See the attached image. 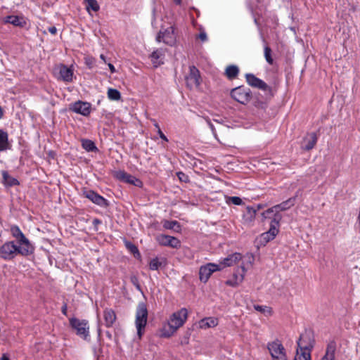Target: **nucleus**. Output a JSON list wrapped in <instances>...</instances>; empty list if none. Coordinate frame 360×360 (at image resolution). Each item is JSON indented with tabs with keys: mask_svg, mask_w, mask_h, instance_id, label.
Returning a JSON list of instances; mask_svg holds the SVG:
<instances>
[{
	"mask_svg": "<svg viewBox=\"0 0 360 360\" xmlns=\"http://www.w3.org/2000/svg\"><path fill=\"white\" fill-rule=\"evenodd\" d=\"M33 252L25 248L13 241H7L0 247V258L4 260H11L17 255L27 256Z\"/></svg>",
	"mask_w": 360,
	"mask_h": 360,
	"instance_id": "obj_1",
	"label": "nucleus"
},
{
	"mask_svg": "<svg viewBox=\"0 0 360 360\" xmlns=\"http://www.w3.org/2000/svg\"><path fill=\"white\" fill-rule=\"evenodd\" d=\"M148 309L145 302H141L138 304L136 310L135 326L137 330V335L141 338L148 321Z\"/></svg>",
	"mask_w": 360,
	"mask_h": 360,
	"instance_id": "obj_2",
	"label": "nucleus"
},
{
	"mask_svg": "<svg viewBox=\"0 0 360 360\" xmlns=\"http://www.w3.org/2000/svg\"><path fill=\"white\" fill-rule=\"evenodd\" d=\"M245 79L247 83L255 88L262 90L265 94V101L271 99L274 94L272 92V88L269 86L266 82L259 78L257 77L252 73H247L245 75Z\"/></svg>",
	"mask_w": 360,
	"mask_h": 360,
	"instance_id": "obj_3",
	"label": "nucleus"
},
{
	"mask_svg": "<svg viewBox=\"0 0 360 360\" xmlns=\"http://www.w3.org/2000/svg\"><path fill=\"white\" fill-rule=\"evenodd\" d=\"M281 220V217L278 215H276L275 218L271 219L269 231L262 233L259 237L262 244L264 245L275 238L279 231Z\"/></svg>",
	"mask_w": 360,
	"mask_h": 360,
	"instance_id": "obj_4",
	"label": "nucleus"
},
{
	"mask_svg": "<svg viewBox=\"0 0 360 360\" xmlns=\"http://www.w3.org/2000/svg\"><path fill=\"white\" fill-rule=\"evenodd\" d=\"M70 325L76 334L84 340L89 337V326L86 320L71 318L69 320Z\"/></svg>",
	"mask_w": 360,
	"mask_h": 360,
	"instance_id": "obj_5",
	"label": "nucleus"
},
{
	"mask_svg": "<svg viewBox=\"0 0 360 360\" xmlns=\"http://www.w3.org/2000/svg\"><path fill=\"white\" fill-rule=\"evenodd\" d=\"M295 197L290 198L288 200L273 206L271 208H269L264 212H262V215L263 219L270 218V215L274 214V217L275 218L276 215L280 216L282 218V215L280 214L281 211H285L288 210L290 207H292L295 204Z\"/></svg>",
	"mask_w": 360,
	"mask_h": 360,
	"instance_id": "obj_6",
	"label": "nucleus"
},
{
	"mask_svg": "<svg viewBox=\"0 0 360 360\" xmlns=\"http://www.w3.org/2000/svg\"><path fill=\"white\" fill-rule=\"evenodd\" d=\"M267 348L273 360H288L285 349L279 341L269 342Z\"/></svg>",
	"mask_w": 360,
	"mask_h": 360,
	"instance_id": "obj_7",
	"label": "nucleus"
},
{
	"mask_svg": "<svg viewBox=\"0 0 360 360\" xmlns=\"http://www.w3.org/2000/svg\"><path fill=\"white\" fill-rule=\"evenodd\" d=\"M10 231L13 237L16 239V243L18 245L34 252V247L17 225L11 226Z\"/></svg>",
	"mask_w": 360,
	"mask_h": 360,
	"instance_id": "obj_8",
	"label": "nucleus"
},
{
	"mask_svg": "<svg viewBox=\"0 0 360 360\" xmlns=\"http://www.w3.org/2000/svg\"><path fill=\"white\" fill-rule=\"evenodd\" d=\"M231 96L234 100L241 104L248 103L252 97L250 89L243 86L232 89Z\"/></svg>",
	"mask_w": 360,
	"mask_h": 360,
	"instance_id": "obj_9",
	"label": "nucleus"
},
{
	"mask_svg": "<svg viewBox=\"0 0 360 360\" xmlns=\"http://www.w3.org/2000/svg\"><path fill=\"white\" fill-rule=\"evenodd\" d=\"M156 41L158 42L162 41L164 44L169 46L174 45L176 41L174 28L172 26H170L163 31L160 30L156 37Z\"/></svg>",
	"mask_w": 360,
	"mask_h": 360,
	"instance_id": "obj_10",
	"label": "nucleus"
},
{
	"mask_svg": "<svg viewBox=\"0 0 360 360\" xmlns=\"http://www.w3.org/2000/svg\"><path fill=\"white\" fill-rule=\"evenodd\" d=\"M221 269V267L220 265L214 263H208L200 268L199 278L200 281L206 283L214 272Z\"/></svg>",
	"mask_w": 360,
	"mask_h": 360,
	"instance_id": "obj_11",
	"label": "nucleus"
},
{
	"mask_svg": "<svg viewBox=\"0 0 360 360\" xmlns=\"http://www.w3.org/2000/svg\"><path fill=\"white\" fill-rule=\"evenodd\" d=\"M70 110L77 114L87 117L91 112V105L89 102L77 101L70 105Z\"/></svg>",
	"mask_w": 360,
	"mask_h": 360,
	"instance_id": "obj_12",
	"label": "nucleus"
},
{
	"mask_svg": "<svg viewBox=\"0 0 360 360\" xmlns=\"http://www.w3.org/2000/svg\"><path fill=\"white\" fill-rule=\"evenodd\" d=\"M156 241L162 246H168L172 248H179L181 247L180 240L174 236L165 234H159L155 238Z\"/></svg>",
	"mask_w": 360,
	"mask_h": 360,
	"instance_id": "obj_13",
	"label": "nucleus"
},
{
	"mask_svg": "<svg viewBox=\"0 0 360 360\" xmlns=\"http://www.w3.org/2000/svg\"><path fill=\"white\" fill-rule=\"evenodd\" d=\"M188 311L185 308H182L176 312H174L169 318V322L176 329L184 325L187 319Z\"/></svg>",
	"mask_w": 360,
	"mask_h": 360,
	"instance_id": "obj_14",
	"label": "nucleus"
},
{
	"mask_svg": "<svg viewBox=\"0 0 360 360\" xmlns=\"http://www.w3.org/2000/svg\"><path fill=\"white\" fill-rule=\"evenodd\" d=\"M187 86L190 88L198 86L200 84V72L194 65L189 67V72L185 77Z\"/></svg>",
	"mask_w": 360,
	"mask_h": 360,
	"instance_id": "obj_15",
	"label": "nucleus"
},
{
	"mask_svg": "<svg viewBox=\"0 0 360 360\" xmlns=\"http://www.w3.org/2000/svg\"><path fill=\"white\" fill-rule=\"evenodd\" d=\"M83 195L100 207H106L109 205L108 201L105 198L92 190L84 191Z\"/></svg>",
	"mask_w": 360,
	"mask_h": 360,
	"instance_id": "obj_16",
	"label": "nucleus"
},
{
	"mask_svg": "<svg viewBox=\"0 0 360 360\" xmlns=\"http://www.w3.org/2000/svg\"><path fill=\"white\" fill-rule=\"evenodd\" d=\"M245 273L246 269L243 264L236 269V272L233 275V278L226 281V285L231 287H237L243 282Z\"/></svg>",
	"mask_w": 360,
	"mask_h": 360,
	"instance_id": "obj_17",
	"label": "nucleus"
},
{
	"mask_svg": "<svg viewBox=\"0 0 360 360\" xmlns=\"http://www.w3.org/2000/svg\"><path fill=\"white\" fill-rule=\"evenodd\" d=\"M245 273L246 269L243 264L236 269V272L233 275V278L226 281V285L231 287H237L243 282Z\"/></svg>",
	"mask_w": 360,
	"mask_h": 360,
	"instance_id": "obj_18",
	"label": "nucleus"
},
{
	"mask_svg": "<svg viewBox=\"0 0 360 360\" xmlns=\"http://www.w3.org/2000/svg\"><path fill=\"white\" fill-rule=\"evenodd\" d=\"M317 142V136L316 133L312 132L307 134V136L304 138L302 143V148L305 150H311Z\"/></svg>",
	"mask_w": 360,
	"mask_h": 360,
	"instance_id": "obj_19",
	"label": "nucleus"
},
{
	"mask_svg": "<svg viewBox=\"0 0 360 360\" xmlns=\"http://www.w3.org/2000/svg\"><path fill=\"white\" fill-rule=\"evenodd\" d=\"M242 259V255L238 252H235L228 255L226 258L223 259L220 262V266L223 265V267L231 266L237 264Z\"/></svg>",
	"mask_w": 360,
	"mask_h": 360,
	"instance_id": "obj_20",
	"label": "nucleus"
},
{
	"mask_svg": "<svg viewBox=\"0 0 360 360\" xmlns=\"http://www.w3.org/2000/svg\"><path fill=\"white\" fill-rule=\"evenodd\" d=\"M302 344H304V346L307 347V351L310 352L313 347V341L311 339L309 335L305 333L302 334L297 341V350L304 351V348H302Z\"/></svg>",
	"mask_w": 360,
	"mask_h": 360,
	"instance_id": "obj_21",
	"label": "nucleus"
},
{
	"mask_svg": "<svg viewBox=\"0 0 360 360\" xmlns=\"http://www.w3.org/2000/svg\"><path fill=\"white\" fill-rule=\"evenodd\" d=\"M165 56V51L162 49H156L150 54L151 61L155 67H158L163 64V58Z\"/></svg>",
	"mask_w": 360,
	"mask_h": 360,
	"instance_id": "obj_22",
	"label": "nucleus"
},
{
	"mask_svg": "<svg viewBox=\"0 0 360 360\" xmlns=\"http://www.w3.org/2000/svg\"><path fill=\"white\" fill-rule=\"evenodd\" d=\"M257 210L252 207L248 206L243 214V220L245 224L250 225L255 219Z\"/></svg>",
	"mask_w": 360,
	"mask_h": 360,
	"instance_id": "obj_23",
	"label": "nucleus"
},
{
	"mask_svg": "<svg viewBox=\"0 0 360 360\" xmlns=\"http://www.w3.org/2000/svg\"><path fill=\"white\" fill-rule=\"evenodd\" d=\"M60 76L61 79L67 82H70L72 81L73 77V70L67 67L66 65H62L60 68L59 71Z\"/></svg>",
	"mask_w": 360,
	"mask_h": 360,
	"instance_id": "obj_24",
	"label": "nucleus"
},
{
	"mask_svg": "<svg viewBox=\"0 0 360 360\" xmlns=\"http://www.w3.org/2000/svg\"><path fill=\"white\" fill-rule=\"evenodd\" d=\"M103 318L106 327H111L116 320V314L111 309H106L103 311Z\"/></svg>",
	"mask_w": 360,
	"mask_h": 360,
	"instance_id": "obj_25",
	"label": "nucleus"
},
{
	"mask_svg": "<svg viewBox=\"0 0 360 360\" xmlns=\"http://www.w3.org/2000/svg\"><path fill=\"white\" fill-rule=\"evenodd\" d=\"M199 327L201 329H207L209 328H213L218 325V320L214 317H207L201 319L199 323Z\"/></svg>",
	"mask_w": 360,
	"mask_h": 360,
	"instance_id": "obj_26",
	"label": "nucleus"
},
{
	"mask_svg": "<svg viewBox=\"0 0 360 360\" xmlns=\"http://www.w3.org/2000/svg\"><path fill=\"white\" fill-rule=\"evenodd\" d=\"M10 146L8 134L7 131L0 129V152L9 149Z\"/></svg>",
	"mask_w": 360,
	"mask_h": 360,
	"instance_id": "obj_27",
	"label": "nucleus"
},
{
	"mask_svg": "<svg viewBox=\"0 0 360 360\" xmlns=\"http://www.w3.org/2000/svg\"><path fill=\"white\" fill-rule=\"evenodd\" d=\"M177 329L174 328L169 321L165 323L160 330V336L162 338H169L171 337Z\"/></svg>",
	"mask_w": 360,
	"mask_h": 360,
	"instance_id": "obj_28",
	"label": "nucleus"
},
{
	"mask_svg": "<svg viewBox=\"0 0 360 360\" xmlns=\"http://www.w3.org/2000/svg\"><path fill=\"white\" fill-rule=\"evenodd\" d=\"M4 22L6 23L11 24L14 26L23 27L25 22L22 18H20L17 15H8L6 17Z\"/></svg>",
	"mask_w": 360,
	"mask_h": 360,
	"instance_id": "obj_29",
	"label": "nucleus"
},
{
	"mask_svg": "<svg viewBox=\"0 0 360 360\" xmlns=\"http://www.w3.org/2000/svg\"><path fill=\"white\" fill-rule=\"evenodd\" d=\"M3 184L6 186H13L19 184V181L11 176L6 171H2Z\"/></svg>",
	"mask_w": 360,
	"mask_h": 360,
	"instance_id": "obj_30",
	"label": "nucleus"
},
{
	"mask_svg": "<svg viewBox=\"0 0 360 360\" xmlns=\"http://www.w3.org/2000/svg\"><path fill=\"white\" fill-rule=\"evenodd\" d=\"M302 348H304V351L297 349V354L295 356L294 360H311L310 352L307 351V347L302 344Z\"/></svg>",
	"mask_w": 360,
	"mask_h": 360,
	"instance_id": "obj_31",
	"label": "nucleus"
},
{
	"mask_svg": "<svg viewBox=\"0 0 360 360\" xmlns=\"http://www.w3.org/2000/svg\"><path fill=\"white\" fill-rule=\"evenodd\" d=\"M239 73V68L235 65H231L226 67L225 75L229 79H235Z\"/></svg>",
	"mask_w": 360,
	"mask_h": 360,
	"instance_id": "obj_32",
	"label": "nucleus"
},
{
	"mask_svg": "<svg viewBox=\"0 0 360 360\" xmlns=\"http://www.w3.org/2000/svg\"><path fill=\"white\" fill-rule=\"evenodd\" d=\"M82 148L88 152H96L98 150L95 143L89 139H82Z\"/></svg>",
	"mask_w": 360,
	"mask_h": 360,
	"instance_id": "obj_33",
	"label": "nucleus"
},
{
	"mask_svg": "<svg viewBox=\"0 0 360 360\" xmlns=\"http://www.w3.org/2000/svg\"><path fill=\"white\" fill-rule=\"evenodd\" d=\"M163 227L166 229L174 230L176 232H179L181 230V226L177 221L165 220Z\"/></svg>",
	"mask_w": 360,
	"mask_h": 360,
	"instance_id": "obj_34",
	"label": "nucleus"
},
{
	"mask_svg": "<svg viewBox=\"0 0 360 360\" xmlns=\"http://www.w3.org/2000/svg\"><path fill=\"white\" fill-rule=\"evenodd\" d=\"M336 349V344L334 341L329 342L327 345L326 352L323 357L335 359V352Z\"/></svg>",
	"mask_w": 360,
	"mask_h": 360,
	"instance_id": "obj_35",
	"label": "nucleus"
},
{
	"mask_svg": "<svg viewBox=\"0 0 360 360\" xmlns=\"http://www.w3.org/2000/svg\"><path fill=\"white\" fill-rule=\"evenodd\" d=\"M108 97L112 101H119L121 98V94L118 90L110 88L108 90Z\"/></svg>",
	"mask_w": 360,
	"mask_h": 360,
	"instance_id": "obj_36",
	"label": "nucleus"
},
{
	"mask_svg": "<svg viewBox=\"0 0 360 360\" xmlns=\"http://www.w3.org/2000/svg\"><path fill=\"white\" fill-rule=\"evenodd\" d=\"M272 50L268 46L265 45L264 48V55L266 61L269 64L272 65L274 63V59L271 56Z\"/></svg>",
	"mask_w": 360,
	"mask_h": 360,
	"instance_id": "obj_37",
	"label": "nucleus"
},
{
	"mask_svg": "<svg viewBox=\"0 0 360 360\" xmlns=\"http://www.w3.org/2000/svg\"><path fill=\"white\" fill-rule=\"evenodd\" d=\"M86 8L88 11L90 10L96 12L100 7L96 0H86Z\"/></svg>",
	"mask_w": 360,
	"mask_h": 360,
	"instance_id": "obj_38",
	"label": "nucleus"
},
{
	"mask_svg": "<svg viewBox=\"0 0 360 360\" xmlns=\"http://www.w3.org/2000/svg\"><path fill=\"white\" fill-rule=\"evenodd\" d=\"M129 174L124 170H117L113 172V176L122 182H125Z\"/></svg>",
	"mask_w": 360,
	"mask_h": 360,
	"instance_id": "obj_39",
	"label": "nucleus"
},
{
	"mask_svg": "<svg viewBox=\"0 0 360 360\" xmlns=\"http://www.w3.org/2000/svg\"><path fill=\"white\" fill-rule=\"evenodd\" d=\"M124 183H127L129 184H131V185H134V186H136L137 187H141L142 186V181L137 179L136 177L131 175L129 174L127 178V180Z\"/></svg>",
	"mask_w": 360,
	"mask_h": 360,
	"instance_id": "obj_40",
	"label": "nucleus"
},
{
	"mask_svg": "<svg viewBox=\"0 0 360 360\" xmlns=\"http://www.w3.org/2000/svg\"><path fill=\"white\" fill-rule=\"evenodd\" d=\"M161 265L162 263L156 257L150 260L149 263V269L153 271L158 270Z\"/></svg>",
	"mask_w": 360,
	"mask_h": 360,
	"instance_id": "obj_41",
	"label": "nucleus"
},
{
	"mask_svg": "<svg viewBox=\"0 0 360 360\" xmlns=\"http://www.w3.org/2000/svg\"><path fill=\"white\" fill-rule=\"evenodd\" d=\"M228 202L233 203V205H240L243 203L242 199L238 196L229 197Z\"/></svg>",
	"mask_w": 360,
	"mask_h": 360,
	"instance_id": "obj_42",
	"label": "nucleus"
},
{
	"mask_svg": "<svg viewBox=\"0 0 360 360\" xmlns=\"http://www.w3.org/2000/svg\"><path fill=\"white\" fill-rule=\"evenodd\" d=\"M254 308L256 311L262 312V313H270L271 309L266 306L263 305H254Z\"/></svg>",
	"mask_w": 360,
	"mask_h": 360,
	"instance_id": "obj_43",
	"label": "nucleus"
},
{
	"mask_svg": "<svg viewBox=\"0 0 360 360\" xmlns=\"http://www.w3.org/2000/svg\"><path fill=\"white\" fill-rule=\"evenodd\" d=\"M127 247L130 250V252L131 253H133L134 255H135V254L139 255V251L135 245L132 244L131 243H129L127 244Z\"/></svg>",
	"mask_w": 360,
	"mask_h": 360,
	"instance_id": "obj_44",
	"label": "nucleus"
},
{
	"mask_svg": "<svg viewBox=\"0 0 360 360\" xmlns=\"http://www.w3.org/2000/svg\"><path fill=\"white\" fill-rule=\"evenodd\" d=\"M205 120L206 122L207 123L209 127L210 128L213 135L216 136V129H215L213 124L211 122L210 118L205 117Z\"/></svg>",
	"mask_w": 360,
	"mask_h": 360,
	"instance_id": "obj_45",
	"label": "nucleus"
},
{
	"mask_svg": "<svg viewBox=\"0 0 360 360\" xmlns=\"http://www.w3.org/2000/svg\"><path fill=\"white\" fill-rule=\"evenodd\" d=\"M199 39H200L202 41H207V34H206L205 32H201L199 34Z\"/></svg>",
	"mask_w": 360,
	"mask_h": 360,
	"instance_id": "obj_46",
	"label": "nucleus"
},
{
	"mask_svg": "<svg viewBox=\"0 0 360 360\" xmlns=\"http://www.w3.org/2000/svg\"><path fill=\"white\" fill-rule=\"evenodd\" d=\"M158 135L160 136V138L162 140H164L165 141H168V139L167 138V136L163 134V132L162 131V130L160 129H159V130H158Z\"/></svg>",
	"mask_w": 360,
	"mask_h": 360,
	"instance_id": "obj_47",
	"label": "nucleus"
},
{
	"mask_svg": "<svg viewBox=\"0 0 360 360\" xmlns=\"http://www.w3.org/2000/svg\"><path fill=\"white\" fill-rule=\"evenodd\" d=\"M48 31L53 35H55L57 32V29L56 27L54 26H52V27H49L48 28Z\"/></svg>",
	"mask_w": 360,
	"mask_h": 360,
	"instance_id": "obj_48",
	"label": "nucleus"
},
{
	"mask_svg": "<svg viewBox=\"0 0 360 360\" xmlns=\"http://www.w3.org/2000/svg\"><path fill=\"white\" fill-rule=\"evenodd\" d=\"M92 223H93L94 226H96L97 225L101 224V221L99 219L95 218V219H94Z\"/></svg>",
	"mask_w": 360,
	"mask_h": 360,
	"instance_id": "obj_49",
	"label": "nucleus"
},
{
	"mask_svg": "<svg viewBox=\"0 0 360 360\" xmlns=\"http://www.w3.org/2000/svg\"><path fill=\"white\" fill-rule=\"evenodd\" d=\"M108 65L109 67V69H110L111 73H114L116 72L115 68L112 64L108 63Z\"/></svg>",
	"mask_w": 360,
	"mask_h": 360,
	"instance_id": "obj_50",
	"label": "nucleus"
},
{
	"mask_svg": "<svg viewBox=\"0 0 360 360\" xmlns=\"http://www.w3.org/2000/svg\"><path fill=\"white\" fill-rule=\"evenodd\" d=\"M61 311L64 315H67V305L64 304L62 307Z\"/></svg>",
	"mask_w": 360,
	"mask_h": 360,
	"instance_id": "obj_51",
	"label": "nucleus"
},
{
	"mask_svg": "<svg viewBox=\"0 0 360 360\" xmlns=\"http://www.w3.org/2000/svg\"><path fill=\"white\" fill-rule=\"evenodd\" d=\"M0 360H10V359L6 354H4Z\"/></svg>",
	"mask_w": 360,
	"mask_h": 360,
	"instance_id": "obj_52",
	"label": "nucleus"
},
{
	"mask_svg": "<svg viewBox=\"0 0 360 360\" xmlns=\"http://www.w3.org/2000/svg\"><path fill=\"white\" fill-rule=\"evenodd\" d=\"M153 122H154V124H154V127H155L158 130H159V129H160V126H159L158 123L155 120H154V121H153Z\"/></svg>",
	"mask_w": 360,
	"mask_h": 360,
	"instance_id": "obj_53",
	"label": "nucleus"
},
{
	"mask_svg": "<svg viewBox=\"0 0 360 360\" xmlns=\"http://www.w3.org/2000/svg\"><path fill=\"white\" fill-rule=\"evenodd\" d=\"M264 105H265V102L262 101V102L259 103V104L257 106L261 107V108H264Z\"/></svg>",
	"mask_w": 360,
	"mask_h": 360,
	"instance_id": "obj_54",
	"label": "nucleus"
},
{
	"mask_svg": "<svg viewBox=\"0 0 360 360\" xmlns=\"http://www.w3.org/2000/svg\"><path fill=\"white\" fill-rule=\"evenodd\" d=\"M100 58H101V60H103L105 63L106 62V60H105L106 58H105V56L103 54H101V55L100 56Z\"/></svg>",
	"mask_w": 360,
	"mask_h": 360,
	"instance_id": "obj_55",
	"label": "nucleus"
},
{
	"mask_svg": "<svg viewBox=\"0 0 360 360\" xmlns=\"http://www.w3.org/2000/svg\"><path fill=\"white\" fill-rule=\"evenodd\" d=\"M176 4L180 5L181 4V0H174Z\"/></svg>",
	"mask_w": 360,
	"mask_h": 360,
	"instance_id": "obj_56",
	"label": "nucleus"
},
{
	"mask_svg": "<svg viewBox=\"0 0 360 360\" xmlns=\"http://www.w3.org/2000/svg\"><path fill=\"white\" fill-rule=\"evenodd\" d=\"M263 207H264V206H263L262 205L259 204V205H257V209H256V210H257V211L258 210H260V209H262V208H263Z\"/></svg>",
	"mask_w": 360,
	"mask_h": 360,
	"instance_id": "obj_57",
	"label": "nucleus"
},
{
	"mask_svg": "<svg viewBox=\"0 0 360 360\" xmlns=\"http://www.w3.org/2000/svg\"><path fill=\"white\" fill-rule=\"evenodd\" d=\"M3 115H4L3 110H2L1 107L0 106V119L3 117Z\"/></svg>",
	"mask_w": 360,
	"mask_h": 360,
	"instance_id": "obj_58",
	"label": "nucleus"
},
{
	"mask_svg": "<svg viewBox=\"0 0 360 360\" xmlns=\"http://www.w3.org/2000/svg\"><path fill=\"white\" fill-rule=\"evenodd\" d=\"M321 360H330V359H328L327 357H322V359ZM331 360H335V359H331Z\"/></svg>",
	"mask_w": 360,
	"mask_h": 360,
	"instance_id": "obj_59",
	"label": "nucleus"
},
{
	"mask_svg": "<svg viewBox=\"0 0 360 360\" xmlns=\"http://www.w3.org/2000/svg\"><path fill=\"white\" fill-rule=\"evenodd\" d=\"M255 23H257V19H255Z\"/></svg>",
	"mask_w": 360,
	"mask_h": 360,
	"instance_id": "obj_60",
	"label": "nucleus"
}]
</instances>
